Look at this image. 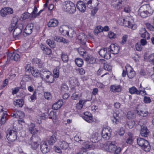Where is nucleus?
<instances>
[{
	"label": "nucleus",
	"mask_w": 154,
	"mask_h": 154,
	"mask_svg": "<svg viewBox=\"0 0 154 154\" xmlns=\"http://www.w3.org/2000/svg\"><path fill=\"white\" fill-rule=\"evenodd\" d=\"M104 148L106 151L114 154L119 153L122 150L120 147L115 144V141H107L104 144Z\"/></svg>",
	"instance_id": "obj_1"
},
{
	"label": "nucleus",
	"mask_w": 154,
	"mask_h": 154,
	"mask_svg": "<svg viewBox=\"0 0 154 154\" xmlns=\"http://www.w3.org/2000/svg\"><path fill=\"white\" fill-rule=\"evenodd\" d=\"M63 9L65 11L70 14L73 13L76 11L75 5L69 1H66L63 2Z\"/></svg>",
	"instance_id": "obj_2"
},
{
	"label": "nucleus",
	"mask_w": 154,
	"mask_h": 154,
	"mask_svg": "<svg viewBox=\"0 0 154 154\" xmlns=\"http://www.w3.org/2000/svg\"><path fill=\"white\" fill-rule=\"evenodd\" d=\"M137 144L141 147L146 151H149L150 149V146L148 142L146 140L141 138H138L137 139Z\"/></svg>",
	"instance_id": "obj_3"
},
{
	"label": "nucleus",
	"mask_w": 154,
	"mask_h": 154,
	"mask_svg": "<svg viewBox=\"0 0 154 154\" xmlns=\"http://www.w3.org/2000/svg\"><path fill=\"white\" fill-rule=\"evenodd\" d=\"M22 24H19L15 27L13 33V37L16 39H19L22 36V30L23 29Z\"/></svg>",
	"instance_id": "obj_4"
},
{
	"label": "nucleus",
	"mask_w": 154,
	"mask_h": 154,
	"mask_svg": "<svg viewBox=\"0 0 154 154\" xmlns=\"http://www.w3.org/2000/svg\"><path fill=\"white\" fill-rule=\"evenodd\" d=\"M17 132L14 130H8L7 131V137L8 140L14 141L17 138Z\"/></svg>",
	"instance_id": "obj_5"
},
{
	"label": "nucleus",
	"mask_w": 154,
	"mask_h": 154,
	"mask_svg": "<svg viewBox=\"0 0 154 154\" xmlns=\"http://www.w3.org/2000/svg\"><path fill=\"white\" fill-rule=\"evenodd\" d=\"M99 54L102 57L106 59H108L111 57V54L109 50L105 48L101 49L99 51Z\"/></svg>",
	"instance_id": "obj_6"
},
{
	"label": "nucleus",
	"mask_w": 154,
	"mask_h": 154,
	"mask_svg": "<svg viewBox=\"0 0 154 154\" xmlns=\"http://www.w3.org/2000/svg\"><path fill=\"white\" fill-rule=\"evenodd\" d=\"M141 104L138 105L137 107V113L140 116L146 117L148 115L149 113L148 111L144 110Z\"/></svg>",
	"instance_id": "obj_7"
},
{
	"label": "nucleus",
	"mask_w": 154,
	"mask_h": 154,
	"mask_svg": "<svg viewBox=\"0 0 154 154\" xmlns=\"http://www.w3.org/2000/svg\"><path fill=\"white\" fill-rule=\"evenodd\" d=\"M51 72L48 70L44 69L41 70V78L43 79H48L51 76Z\"/></svg>",
	"instance_id": "obj_8"
},
{
	"label": "nucleus",
	"mask_w": 154,
	"mask_h": 154,
	"mask_svg": "<svg viewBox=\"0 0 154 154\" xmlns=\"http://www.w3.org/2000/svg\"><path fill=\"white\" fill-rule=\"evenodd\" d=\"M125 70L127 71L128 72L127 75L129 79H132L135 76V72L130 66L128 65H127L125 66Z\"/></svg>",
	"instance_id": "obj_9"
},
{
	"label": "nucleus",
	"mask_w": 154,
	"mask_h": 154,
	"mask_svg": "<svg viewBox=\"0 0 154 154\" xmlns=\"http://www.w3.org/2000/svg\"><path fill=\"white\" fill-rule=\"evenodd\" d=\"M13 10L11 8H5L1 11L0 14L2 17H5L7 15L12 14Z\"/></svg>",
	"instance_id": "obj_10"
},
{
	"label": "nucleus",
	"mask_w": 154,
	"mask_h": 154,
	"mask_svg": "<svg viewBox=\"0 0 154 154\" xmlns=\"http://www.w3.org/2000/svg\"><path fill=\"white\" fill-rule=\"evenodd\" d=\"M11 115L12 117L17 118H23L24 116V114L21 111L17 109H15Z\"/></svg>",
	"instance_id": "obj_11"
},
{
	"label": "nucleus",
	"mask_w": 154,
	"mask_h": 154,
	"mask_svg": "<svg viewBox=\"0 0 154 154\" xmlns=\"http://www.w3.org/2000/svg\"><path fill=\"white\" fill-rule=\"evenodd\" d=\"M76 7L79 10L82 12H84L86 10V7L83 2L79 1L77 2Z\"/></svg>",
	"instance_id": "obj_12"
},
{
	"label": "nucleus",
	"mask_w": 154,
	"mask_h": 154,
	"mask_svg": "<svg viewBox=\"0 0 154 154\" xmlns=\"http://www.w3.org/2000/svg\"><path fill=\"white\" fill-rule=\"evenodd\" d=\"M40 149L43 153L46 154L50 151V149L45 142H42L40 145Z\"/></svg>",
	"instance_id": "obj_13"
},
{
	"label": "nucleus",
	"mask_w": 154,
	"mask_h": 154,
	"mask_svg": "<svg viewBox=\"0 0 154 154\" xmlns=\"http://www.w3.org/2000/svg\"><path fill=\"white\" fill-rule=\"evenodd\" d=\"M140 34L142 38H146L149 39L150 38V34L145 28H142L140 31Z\"/></svg>",
	"instance_id": "obj_14"
},
{
	"label": "nucleus",
	"mask_w": 154,
	"mask_h": 154,
	"mask_svg": "<svg viewBox=\"0 0 154 154\" xmlns=\"http://www.w3.org/2000/svg\"><path fill=\"white\" fill-rule=\"evenodd\" d=\"M35 124L31 123L29 127V131L32 135L37 134L39 133V131L35 128Z\"/></svg>",
	"instance_id": "obj_15"
},
{
	"label": "nucleus",
	"mask_w": 154,
	"mask_h": 154,
	"mask_svg": "<svg viewBox=\"0 0 154 154\" xmlns=\"http://www.w3.org/2000/svg\"><path fill=\"white\" fill-rule=\"evenodd\" d=\"M110 50V53L114 54H117L119 52L120 48L119 46L115 45L114 44H111L109 47Z\"/></svg>",
	"instance_id": "obj_16"
},
{
	"label": "nucleus",
	"mask_w": 154,
	"mask_h": 154,
	"mask_svg": "<svg viewBox=\"0 0 154 154\" xmlns=\"http://www.w3.org/2000/svg\"><path fill=\"white\" fill-rule=\"evenodd\" d=\"M87 36L83 33H79L78 37V39L80 42L83 45H85L87 41Z\"/></svg>",
	"instance_id": "obj_17"
},
{
	"label": "nucleus",
	"mask_w": 154,
	"mask_h": 154,
	"mask_svg": "<svg viewBox=\"0 0 154 154\" xmlns=\"http://www.w3.org/2000/svg\"><path fill=\"white\" fill-rule=\"evenodd\" d=\"M141 130L140 132L141 135L143 137H147L148 135L149 131L145 125H140Z\"/></svg>",
	"instance_id": "obj_18"
},
{
	"label": "nucleus",
	"mask_w": 154,
	"mask_h": 154,
	"mask_svg": "<svg viewBox=\"0 0 154 154\" xmlns=\"http://www.w3.org/2000/svg\"><path fill=\"white\" fill-rule=\"evenodd\" d=\"M33 27V24L32 23L28 24L24 29V33L26 34V35L31 34L32 32Z\"/></svg>",
	"instance_id": "obj_19"
},
{
	"label": "nucleus",
	"mask_w": 154,
	"mask_h": 154,
	"mask_svg": "<svg viewBox=\"0 0 154 154\" xmlns=\"http://www.w3.org/2000/svg\"><path fill=\"white\" fill-rule=\"evenodd\" d=\"M111 90L113 92H120L122 90V88L120 85H115L110 86Z\"/></svg>",
	"instance_id": "obj_20"
},
{
	"label": "nucleus",
	"mask_w": 154,
	"mask_h": 154,
	"mask_svg": "<svg viewBox=\"0 0 154 154\" xmlns=\"http://www.w3.org/2000/svg\"><path fill=\"white\" fill-rule=\"evenodd\" d=\"M8 56L10 57L11 60L16 61H19L20 59V55L15 52L10 53Z\"/></svg>",
	"instance_id": "obj_21"
},
{
	"label": "nucleus",
	"mask_w": 154,
	"mask_h": 154,
	"mask_svg": "<svg viewBox=\"0 0 154 154\" xmlns=\"http://www.w3.org/2000/svg\"><path fill=\"white\" fill-rule=\"evenodd\" d=\"M59 23L58 20L55 19L50 20L48 23V25L49 27H54L57 26Z\"/></svg>",
	"instance_id": "obj_22"
},
{
	"label": "nucleus",
	"mask_w": 154,
	"mask_h": 154,
	"mask_svg": "<svg viewBox=\"0 0 154 154\" xmlns=\"http://www.w3.org/2000/svg\"><path fill=\"white\" fill-rule=\"evenodd\" d=\"M13 104L17 107H21L24 104V101L22 99L15 100L14 101Z\"/></svg>",
	"instance_id": "obj_23"
},
{
	"label": "nucleus",
	"mask_w": 154,
	"mask_h": 154,
	"mask_svg": "<svg viewBox=\"0 0 154 154\" xmlns=\"http://www.w3.org/2000/svg\"><path fill=\"white\" fill-rule=\"evenodd\" d=\"M123 26L128 27L132 29H135L136 28V26L132 24L131 22L126 20L124 19V22Z\"/></svg>",
	"instance_id": "obj_24"
},
{
	"label": "nucleus",
	"mask_w": 154,
	"mask_h": 154,
	"mask_svg": "<svg viewBox=\"0 0 154 154\" xmlns=\"http://www.w3.org/2000/svg\"><path fill=\"white\" fill-rule=\"evenodd\" d=\"M58 144L60 148L63 150H66L69 146L68 143L64 140H60Z\"/></svg>",
	"instance_id": "obj_25"
},
{
	"label": "nucleus",
	"mask_w": 154,
	"mask_h": 154,
	"mask_svg": "<svg viewBox=\"0 0 154 154\" xmlns=\"http://www.w3.org/2000/svg\"><path fill=\"white\" fill-rule=\"evenodd\" d=\"M55 41L59 42H63L64 44H68L69 41L62 37L59 36H55L54 38Z\"/></svg>",
	"instance_id": "obj_26"
},
{
	"label": "nucleus",
	"mask_w": 154,
	"mask_h": 154,
	"mask_svg": "<svg viewBox=\"0 0 154 154\" xmlns=\"http://www.w3.org/2000/svg\"><path fill=\"white\" fill-rule=\"evenodd\" d=\"M31 73L35 77L38 78L40 77L41 71H40L37 69L32 68Z\"/></svg>",
	"instance_id": "obj_27"
},
{
	"label": "nucleus",
	"mask_w": 154,
	"mask_h": 154,
	"mask_svg": "<svg viewBox=\"0 0 154 154\" xmlns=\"http://www.w3.org/2000/svg\"><path fill=\"white\" fill-rule=\"evenodd\" d=\"M41 49L42 51H44V53L47 55H49L52 53L51 50L48 48L46 47L43 44H41L40 45Z\"/></svg>",
	"instance_id": "obj_28"
},
{
	"label": "nucleus",
	"mask_w": 154,
	"mask_h": 154,
	"mask_svg": "<svg viewBox=\"0 0 154 154\" xmlns=\"http://www.w3.org/2000/svg\"><path fill=\"white\" fill-rule=\"evenodd\" d=\"M70 92H73L72 95L71 96L72 99L74 100H77L79 98V92H77L74 88H71Z\"/></svg>",
	"instance_id": "obj_29"
},
{
	"label": "nucleus",
	"mask_w": 154,
	"mask_h": 154,
	"mask_svg": "<svg viewBox=\"0 0 154 154\" xmlns=\"http://www.w3.org/2000/svg\"><path fill=\"white\" fill-rule=\"evenodd\" d=\"M57 141L55 134H53L48 138L47 140L48 144L50 145H53Z\"/></svg>",
	"instance_id": "obj_30"
},
{
	"label": "nucleus",
	"mask_w": 154,
	"mask_h": 154,
	"mask_svg": "<svg viewBox=\"0 0 154 154\" xmlns=\"http://www.w3.org/2000/svg\"><path fill=\"white\" fill-rule=\"evenodd\" d=\"M63 105V102L60 100H59L57 102L54 103L52 106V108L54 110H57L60 108Z\"/></svg>",
	"instance_id": "obj_31"
},
{
	"label": "nucleus",
	"mask_w": 154,
	"mask_h": 154,
	"mask_svg": "<svg viewBox=\"0 0 154 154\" xmlns=\"http://www.w3.org/2000/svg\"><path fill=\"white\" fill-rule=\"evenodd\" d=\"M69 27L66 26H60L59 29L60 32L64 35H67Z\"/></svg>",
	"instance_id": "obj_32"
},
{
	"label": "nucleus",
	"mask_w": 154,
	"mask_h": 154,
	"mask_svg": "<svg viewBox=\"0 0 154 154\" xmlns=\"http://www.w3.org/2000/svg\"><path fill=\"white\" fill-rule=\"evenodd\" d=\"M78 51L79 54L84 58L88 55V52L82 47L79 48L78 49Z\"/></svg>",
	"instance_id": "obj_33"
},
{
	"label": "nucleus",
	"mask_w": 154,
	"mask_h": 154,
	"mask_svg": "<svg viewBox=\"0 0 154 154\" xmlns=\"http://www.w3.org/2000/svg\"><path fill=\"white\" fill-rule=\"evenodd\" d=\"M142 91V90L140 89V91H138L135 87L134 86L129 89V91L131 94H140Z\"/></svg>",
	"instance_id": "obj_34"
},
{
	"label": "nucleus",
	"mask_w": 154,
	"mask_h": 154,
	"mask_svg": "<svg viewBox=\"0 0 154 154\" xmlns=\"http://www.w3.org/2000/svg\"><path fill=\"white\" fill-rule=\"evenodd\" d=\"M141 11H144L147 13H150L149 11L150 10V7L149 4H147L141 6L139 8Z\"/></svg>",
	"instance_id": "obj_35"
},
{
	"label": "nucleus",
	"mask_w": 154,
	"mask_h": 154,
	"mask_svg": "<svg viewBox=\"0 0 154 154\" xmlns=\"http://www.w3.org/2000/svg\"><path fill=\"white\" fill-rule=\"evenodd\" d=\"M101 61L104 64L103 68L104 70L109 71L112 69V66L109 63H105L106 61L105 60L102 59L101 60Z\"/></svg>",
	"instance_id": "obj_36"
},
{
	"label": "nucleus",
	"mask_w": 154,
	"mask_h": 154,
	"mask_svg": "<svg viewBox=\"0 0 154 154\" xmlns=\"http://www.w3.org/2000/svg\"><path fill=\"white\" fill-rule=\"evenodd\" d=\"M128 135L129 137H128L126 140V142L128 144L131 145L133 143V134L131 132H128Z\"/></svg>",
	"instance_id": "obj_37"
},
{
	"label": "nucleus",
	"mask_w": 154,
	"mask_h": 154,
	"mask_svg": "<svg viewBox=\"0 0 154 154\" xmlns=\"http://www.w3.org/2000/svg\"><path fill=\"white\" fill-rule=\"evenodd\" d=\"M32 62L33 64H37L39 68L42 67V64L41 62V60L39 59L35 58L32 60Z\"/></svg>",
	"instance_id": "obj_38"
},
{
	"label": "nucleus",
	"mask_w": 154,
	"mask_h": 154,
	"mask_svg": "<svg viewBox=\"0 0 154 154\" xmlns=\"http://www.w3.org/2000/svg\"><path fill=\"white\" fill-rule=\"evenodd\" d=\"M138 13L141 17L143 18H145L150 15V13L146 12L144 11H141L140 9L138 10Z\"/></svg>",
	"instance_id": "obj_39"
},
{
	"label": "nucleus",
	"mask_w": 154,
	"mask_h": 154,
	"mask_svg": "<svg viewBox=\"0 0 154 154\" xmlns=\"http://www.w3.org/2000/svg\"><path fill=\"white\" fill-rule=\"evenodd\" d=\"M30 140L31 142H36L38 143L41 140L40 138L36 134L32 135Z\"/></svg>",
	"instance_id": "obj_40"
},
{
	"label": "nucleus",
	"mask_w": 154,
	"mask_h": 154,
	"mask_svg": "<svg viewBox=\"0 0 154 154\" xmlns=\"http://www.w3.org/2000/svg\"><path fill=\"white\" fill-rule=\"evenodd\" d=\"M120 121V118L119 117V114L115 113L113 115V119H112V121L113 123L116 124H117L118 122H119Z\"/></svg>",
	"instance_id": "obj_41"
},
{
	"label": "nucleus",
	"mask_w": 154,
	"mask_h": 154,
	"mask_svg": "<svg viewBox=\"0 0 154 154\" xmlns=\"http://www.w3.org/2000/svg\"><path fill=\"white\" fill-rule=\"evenodd\" d=\"M53 73V77L51 75V77L52 79H54V78H58L59 76V68L57 67H56L54 70Z\"/></svg>",
	"instance_id": "obj_42"
},
{
	"label": "nucleus",
	"mask_w": 154,
	"mask_h": 154,
	"mask_svg": "<svg viewBox=\"0 0 154 154\" xmlns=\"http://www.w3.org/2000/svg\"><path fill=\"white\" fill-rule=\"evenodd\" d=\"M84 59L85 60L91 63H94L96 61V58L93 57H90L88 55Z\"/></svg>",
	"instance_id": "obj_43"
},
{
	"label": "nucleus",
	"mask_w": 154,
	"mask_h": 154,
	"mask_svg": "<svg viewBox=\"0 0 154 154\" xmlns=\"http://www.w3.org/2000/svg\"><path fill=\"white\" fill-rule=\"evenodd\" d=\"M75 62L77 65L79 67H81L83 64L82 59L79 58H77L75 59Z\"/></svg>",
	"instance_id": "obj_44"
},
{
	"label": "nucleus",
	"mask_w": 154,
	"mask_h": 154,
	"mask_svg": "<svg viewBox=\"0 0 154 154\" xmlns=\"http://www.w3.org/2000/svg\"><path fill=\"white\" fill-rule=\"evenodd\" d=\"M104 69H103L102 68H100L97 72V74L98 75H102L101 76V77H102L105 75L108 74L107 72L104 73Z\"/></svg>",
	"instance_id": "obj_45"
},
{
	"label": "nucleus",
	"mask_w": 154,
	"mask_h": 154,
	"mask_svg": "<svg viewBox=\"0 0 154 154\" xmlns=\"http://www.w3.org/2000/svg\"><path fill=\"white\" fill-rule=\"evenodd\" d=\"M47 44L51 48H53L55 47V44L54 41L50 39H48L46 41Z\"/></svg>",
	"instance_id": "obj_46"
},
{
	"label": "nucleus",
	"mask_w": 154,
	"mask_h": 154,
	"mask_svg": "<svg viewBox=\"0 0 154 154\" xmlns=\"http://www.w3.org/2000/svg\"><path fill=\"white\" fill-rule=\"evenodd\" d=\"M102 133L104 134H107L109 135H111L112 130L110 128H106L103 129Z\"/></svg>",
	"instance_id": "obj_47"
},
{
	"label": "nucleus",
	"mask_w": 154,
	"mask_h": 154,
	"mask_svg": "<svg viewBox=\"0 0 154 154\" xmlns=\"http://www.w3.org/2000/svg\"><path fill=\"white\" fill-rule=\"evenodd\" d=\"M7 114L6 113V112H4L3 113L1 119V122L2 124H3L5 122L6 120V117L7 116Z\"/></svg>",
	"instance_id": "obj_48"
},
{
	"label": "nucleus",
	"mask_w": 154,
	"mask_h": 154,
	"mask_svg": "<svg viewBox=\"0 0 154 154\" xmlns=\"http://www.w3.org/2000/svg\"><path fill=\"white\" fill-rule=\"evenodd\" d=\"M75 35L74 30L72 29L69 28L67 35L70 38L73 37Z\"/></svg>",
	"instance_id": "obj_49"
},
{
	"label": "nucleus",
	"mask_w": 154,
	"mask_h": 154,
	"mask_svg": "<svg viewBox=\"0 0 154 154\" xmlns=\"http://www.w3.org/2000/svg\"><path fill=\"white\" fill-rule=\"evenodd\" d=\"M135 124L134 121L132 120H130L127 122L126 126L128 127V128L131 129L132 128Z\"/></svg>",
	"instance_id": "obj_50"
},
{
	"label": "nucleus",
	"mask_w": 154,
	"mask_h": 154,
	"mask_svg": "<svg viewBox=\"0 0 154 154\" xmlns=\"http://www.w3.org/2000/svg\"><path fill=\"white\" fill-rule=\"evenodd\" d=\"M85 103L84 101L83 100H80L79 103L76 105V107L78 109H81Z\"/></svg>",
	"instance_id": "obj_51"
},
{
	"label": "nucleus",
	"mask_w": 154,
	"mask_h": 154,
	"mask_svg": "<svg viewBox=\"0 0 154 154\" xmlns=\"http://www.w3.org/2000/svg\"><path fill=\"white\" fill-rule=\"evenodd\" d=\"M61 57L62 60L63 62H67L68 61V57L66 54L62 53L61 54Z\"/></svg>",
	"instance_id": "obj_52"
},
{
	"label": "nucleus",
	"mask_w": 154,
	"mask_h": 154,
	"mask_svg": "<svg viewBox=\"0 0 154 154\" xmlns=\"http://www.w3.org/2000/svg\"><path fill=\"white\" fill-rule=\"evenodd\" d=\"M148 60L151 64L154 65V53L151 54L148 56Z\"/></svg>",
	"instance_id": "obj_53"
},
{
	"label": "nucleus",
	"mask_w": 154,
	"mask_h": 154,
	"mask_svg": "<svg viewBox=\"0 0 154 154\" xmlns=\"http://www.w3.org/2000/svg\"><path fill=\"white\" fill-rule=\"evenodd\" d=\"M94 146L93 145H91L88 143H86L85 144V146L82 147L81 148H83V150H85V152H86V149L89 148H93Z\"/></svg>",
	"instance_id": "obj_54"
},
{
	"label": "nucleus",
	"mask_w": 154,
	"mask_h": 154,
	"mask_svg": "<svg viewBox=\"0 0 154 154\" xmlns=\"http://www.w3.org/2000/svg\"><path fill=\"white\" fill-rule=\"evenodd\" d=\"M48 115V113L47 112L45 113H44L43 114H42V115L40 116V118H39V119L40 120H38V123L40 124L41 122V120L42 119H46V118H47Z\"/></svg>",
	"instance_id": "obj_55"
},
{
	"label": "nucleus",
	"mask_w": 154,
	"mask_h": 154,
	"mask_svg": "<svg viewBox=\"0 0 154 154\" xmlns=\"http://www.w3.org/2000/svg\"><path fill=\"white\" fill-rule=\"evenodd\" d=\"M18 20V17L17 16H15L13 17L11 21V24L13 25V26H16Z\"/></svg>",
	"instance_id": "obj_56"
},
{
	"label": "nucleus",
	"mask_w": 154,
	"mask_h": 154,
	"mask_svg": "<svg viewBox=\"0 0 154 154\" xmlns=\"http://www.w3.org/2000/svg\"><path fill=\"white\" fill-rule=\"evenodd\" d=\"M83 118L87 122L91 123L93 121V118L92 116H83Z\"/></svg>",
	"instance_id": "obj_57"
},
{
	"label": "nucleus",
	"mask_w": 154,
	"mask_h": 154,
	"mask_svg": "<svg viewBox=\"0 0 154 154\" xmlns=\"http://www.w3.org/2000/svg\"><path fill=\"white\" fill-rule=\"evenodd\" d=\"M30 143L31 146L32 148L33 149H36L38 147V143H37L36 142H31L30 141Z\"/></svg>",
	"instance_id": "obj_58"
},
{
	"label": "nucleus",
	"mask_w": 154,
	"mask_h": 154,
	"mask_svg": "<svg viewBox=\"0 0 154 154\" xmlns=\"http://www.w3.org/2000/svg\"><path fill=\"white\" fill-rule=\"evenodd\" d=\"M69 90L68 86L66 84L62 85L61 87V90L62 92H66Z\"/></svg>",
	"instance_id": "obj_59"
},
{
	"label": "nucleus",
	"mask_w": 154,
	"mask_h": 154,
	"mask_svg": "<svg viewBox=\"0 0 154 154\" xmlns=\"http://www.w3.org/2000/svg\"><path fill=\"white\" fill-rule=\"evenodd\" d=\"M127 117L128 119H130L134 118L135 117V115L133 112L129 111L127 113Z\"/></svg>",
	"instance_id": "obj_60"
},
{
	"label": "nucleus",
	"mask_w": 154,
	"mask_h": 154,
	"mask_svg": "<svg viewBox=\"0 0 154 154\" xmlns=\"http://www.w3.org/2000/svg\"><path fill=\"white\" fill-rule=\"evenodd\" d=\"M31 14L28 12L24 13L22 14L21 17L23 20H25L29 18Z\"/></svg>",
	"instance_id": "obj_61"
},
{
	"label": "nucleus",
	"mask_w": 154,
	"mask_h": 154,
	"mask_svg": "<svg viewBox=\"0 0 154 154\" xmlns=\"http://www.w3.org/2000/svg\"><path fill=\"white\" fill-rule=\"evenodd\" d=\"M49 118L53 119L56 118V113L54 111H51L50 113Z\"/></svg>",
	"instance_id": "obj_62"
},
{
	"label": "nucleus",
	"mask_w": 154,
	"mask_h": 154,
	"mask_svg": "<svg viewBox=\"0 0 154 154\" xmlns=\"http://www.w3.org/2000/svg\"><path fill=\"white\" fill-rule=\"evenodd\" d=\"M44 96L45 98L48 100H49L51 98L52 96L49 92H45L44 93Z\"/></svg>",
	"instance_id": "obj_63"
},
{
	"label": "nucleus",
	"mask_w": 154,
	"mask_h": 154,
	"mask_svg": "<svg viewBox=\"0 0 154 154\" xmlns=\"http://www.w3.org/2000/svg\"><path fill=\"white\" fill-rule=\"evenodd\" d=\"M143 102L146 103H149L151 102V100L150 97L144 96L143 98Z\"/></svg>",
	"instance_id": "obj_64"
}]
</instances>
